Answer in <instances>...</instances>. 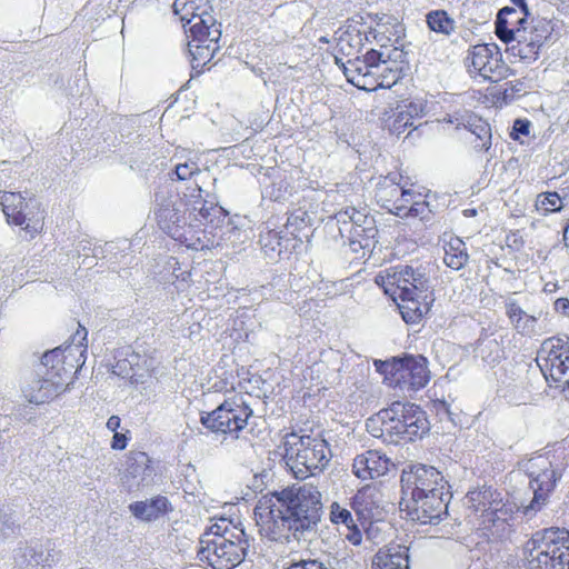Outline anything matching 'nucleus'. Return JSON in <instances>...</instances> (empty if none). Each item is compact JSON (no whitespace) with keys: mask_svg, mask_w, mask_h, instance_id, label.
Wrapping results in <instances>:
<instances>
[{"mask_svg":"<svg viewBox=\"0 0 569 569\" xmlns=\"http://www.w3.org/2000/svg\"><path fill=\"white\" fill-rule=\"evenodd\" d=\"M254 517L260 532L271 541L310 542L322 517L321 492L305 483L262 496Z\"/></svg>","mask_w":569,"mask_h":569,"instance_id":"obj_1","label":"nucleus"},{"mask_svg":"<svg viewBox=\"0 0 569 569\" xmlns=\"http://www.w3.org/2000/svg\"><path fill=\"white\" fill-rule=\"evenodd\" d=\"M526 569H569V531L548 528L532 535L523 547Z\"/></svg>","mask_w":569,"mask_h":569,"instance_id":"obj_2","label":"nucleus"},{"mask_svg":"<svg viewBox=\"0 0 569 569\" xmlns=\"http://www.w3.org/2000/svg\"><path fill=\"white\" fill-rule=\"evenodd\" d=\"M331 458L328 442L320 436L291 433L284 443V459L296 478L306 479L321 472Z\"/></svg>","mask_w":569,"mask_h":569,"instance_id":"obj_3","label":"nucleus"},{"mask_svg":"<svg viewBox=\"0 0 569 569\" xmlns=\"http://www.w3.org/2000/svg\"><path fill=\"white\" fill-rule=\"evenodd\" d=\"M377 419L381 422L380 435L373 433V436L389 437L391 442L400 439L413 441L429 430L425 411L410 402L396 401L389 408L381 410Z\"/></svg>","mask_w":569,"mask_h":569,"instance_id":"obj_4","label":"nucleus"},{"mask_svg":"<svg viewBox=\"0 0 569 569\" xmlns=\"http://www.w3.org/2000/svg\"><path fill=\"white\" fill-rule=\"evenodd\" d=\"M522 475L529 479V488L533 493L530 502L523 507V513L532 517L548 503L561 475L545 456L520 460L510 477L517 479Z\"/></svg>","mask_w":569,"mask_h":569,"instance_id":"obj_5","label":"nucleus"},{"mask_svg":"<svg viewBox=\"0 0 569 569\" xmlns=\"http://www.w3.org/2000/svg\"><path fill=\"white\" fill-rule=\"evenodd\" d=\"M198 558L212 569H232L239 565L250 547L243 529L232 527L230 537L202 535Z\"/></svg>","mask_w":569,"mask_h":569,"instance_id":"obj_6","label":"nucleus"},{"mask_svg":"<svg viewBox=\"0 0 569 569\" xmlns=\"http://www.w3.org/2000/svg\"><path fill=\"white\" fill-rule=\"evenodd\" d=\"M253 410L243 395H233L210 412H202L201 425L214 433L230 435L239 438Z\"/></svg>","mask_w":569,"mask_h":569,"instance_id":"obj_7","label":"nucleus"},{"mask_svg":"<svg viewBox=\"0 0 569 569\" xmlns=\"http://www.w3.org/2000/svg\"><path fill=\"white\" fill-rule=\"evenodd\" d=\"M339 233L349 240L352 251H373L378 240L376 220L366 210H357L353 207L340 210L335 214Z\"/></svg>","mask_w":569,"mask_h":569,"instance_id":"obj_8","label":"nucleus"},{"mask_svg":"<svg viewBox=\"0 0 569 569\" xmlns=\"http://www.w3.org/2000/svg\"><path fill=\"white\" fill-rule=\"evenodd\" d=\"M378 369L386 375L390 386L403 392L422 389L430 379L427 359L422 356H406L390 361H380Z\"/></svg>","mask_w":569,"mask_h":569,"instance_id":"obj_9","label":"nucleus"},{"mask_svg":"<svg viewBox=\"0 0 569 569\" xmlns=\"http://www.w3.org/2000/svg\"><path fill=\"white\" fill-rule=\"evenodd\" d=\"M537 363L547 380L551 379L557 387L569 388V340L549 338L541 345Z\"/></svg>","mask_w":569,"mask_h":569,"instance_id":"obj_10","label":"nucleus"},{"mask_svg":"<svg viewBox=\"0 0 569 569\" xmlns=\"http://www.w3.org/2000/svg\"><path fill=\"white\" fill-rule=\"evenodd\" d=\"M451 498L449 491L422 493L418 497H401L400 509L407 516L421 525H437L447 516L448 502Z\"/></svg>","mask_w":569,"mask_h":569,"instance_id":"obj_11","label":"nucleus"},{"mask_svg":"<svg viewBox=\"0 0 569 569\" xmlns=\"http://www.w3.org/2000/svg\"><path fill=\"white\" fill-rule=\"evenodd\" d=\"M182 7L186 13L181 16V21H184L183 27L186 31L190 32L192 42H210L218 43L221 38V23L217 21L212 13L203 9L201 12H196L198 9L193 1L182 2L176 0L173 3L174 12H179Z\"/></svg>","mask_w":569,"mask_h":569,"instance_id":"obj_12","label":"nucleus"},{"mask_svg":"<svg viewBox=\"0 0 569 569\" xmlns=\"http://www.w3.org/2000/svg\"><path fill=\"white\" fill-rule=\"evenodd\" d=\"M402 497H418L422 493L449 491V485L441 472L432 466L410 465L401 475Z\"/></svg>","mask_w":569,"mask_h":569,"instance_id":"obj_13","label":"nucleus"},{"mask_svg":"<svg viewBox=\"0 0 569 569\" xmlns=\"http://www.w3.org/2000/svg\"><path fill=\"white\" fill-rule=\"evenodd\" d=\"M467 67L479 76L492 82L506 79L510 68L502 60V54L495 43H482L473 46L467 57Z\"/></svg>","mask_w":569,"mask_h":569,"instance_id":"obj_14","label":"nucleus"},{"mask_svg":"<svg viewBox=\"0 0 569 569\" xmlns=\"http://www.w3.org/2000/svg\"><path fill=\"white\" fill-rule=\"evenodd\" d=\"M86 349L78 347L54 348L42 356V367H51L53 373L58 376L67 386L69 380L73 379L76 372L82 368L86 362Z\"/></svg>","mask_w":569,"mask_h":569,"instance_id":"obj_15","label":"nucleus"},{"mask_svg":"<svg viewBox=\"0 0 569 569\" xmlns=\"http://www.w3.org/2000/svg\"><path fill=\"white\" fill-rule=\"evenodd\" d=\"M385 295H389L397 303L402 319L407 323H415L427 311L428 303L419 300L425 287H380Z\"/></svg>","mask_w":569,"mask_h":569,"instance_id":"obj_16","label":"nucleus"},{"mask_svg":"<svg viewBox=\"0 0 569 569\" xmlns=\"http://www.w3.org/2000/svg\"><path fill=\"white\" fill-rule=\"evenodd\" d=\"M58 557L54 542L46 540L20 547L14 553V561L23 569H43L52 566Z\"/></svg>","mask_w":569,"mask_h":569,"instance_id":"obj_17","label":"nucleus"},{"mask_svg":"<svg viewBox=\"0 0 569 569\" xmlns=\"http://www.w3.org/2000/svg\"><path fill=\"white\" fill-rule=\"evenodd\" d=\"M154 476L150 457L142 451H131L126 460L121 481L129 490H138L140 487L149 486Z\"/></svg>","mask_w":569,"mask_h":569,"instance_id":"obj_18","label":"nucleus"},{"mask_svg":"<svg viewBox=\"0 0 569 569\" xmlns=\"http://www.w3.org/2000/svg\"><path fill=\"white\" fill-rule=\"evenodd\" d=\"M158 209L156 217L159 227L169 234H174V228H181L187 224L188 199L180 198L179 194L162 198L159 201L157 197Z\"/></svg>","mask_w":569,"mask_h":569,"instance_id":"obj_19","label":"nucleus"},{"mask_svg":"<svg viewBox=\"0 0 569 569\" xmlns=\"http://www.w3.org/2000/svg\"><path fill=\"white\" fill-rule=\"evenodd\" d=\"M337 50L342 56H355L369 41L363 17L355 16L336 32Z\"/></svg>","mask_w":569,"mask_h":569,"instance_id":"obj_20","label":"nucleus"},{"mask_svg":"<svg viewBox=\"0 0 569 569\" xmlns=\"http://www.w3.org/2000/svg\"><path fill=\"white\" fill-rule=\"evenodd\" d=\"M466 503L475 512H481V516L488 517L489 521L503 519L508 512L505 510V503L501 495L497 490L488 487L469 491L466 496Z\"/></svg>","mask_w":569,"mask_h":569,"instance_id":"obj_21","label":"nucleus"},{"mask_svg":"<svg viewBox=\"0 0 569 569\" xmlns=\"http://www.w3.org/2000/svg\"><path fill=\"white\" fill-rule=\"evenodd\" d=\"M43 375L32 380L24 389L26 399L36 405L48 402L61 392L66 391L68 386L53 373L51 367H43Z\"/></svg>","mask_w":569,"mask_h":569,"instance_id":"obj_22","label":"nucleus"},{"mask_svg":"<svg viewBox=\"0 0 569 569\" xmlns=\"http://www.w3.org/2000/svg\"><path fill=\"white\" fill-rule=\"evenodd\" d=\"M428 267L397 264L386 268L375 277V284H400V282L425 284L429 282Z\"/></svg>","mask_w":569,"mask_h":569,"instance_id":"obj_23","label":"nucleus"},{"mask_svg":"<svg viewBox=\"0 0 569 569\" xmlns=\"http://www.w3.org/2000/svg\"><path fill=\"white\" fill-rule=\"evenodd\" d=\"M393 463L390 459L377 450H368L358 455L353 460V473L362 479H375L386 475Z\"/></svg>","mask_w":569,"mask_h":569,"instance_id":"obj_24","label":"nucleus"},{"mask_svg":"<svg viewBox=\"0 0 569 569\" xmlns=\"http://www.w3.org/2000/svg\"><path fill=\"white\" fill-rule=\"evenodd\" d=\"M455 123L453 120H450ZM457 128L462 126L470 133L469 142L472 144L475 150L488 151L491 148V128L488 122L476 116H465L456 118Z\"/></svg>","mask_w":569,"mask_h":569,"instance_id":"obj_25","label":"nucleus"},{"mask_svg":"<svg viewBox=\"0 0 569 569\" xmlns=\"http://www.w3.org/2000/svg\"><path fill=\"white\" fill-rule=\"evenodd\" d=\"M342 72L348 82L365 91L378 89L376 71L369 69L360 57L349 59L342 63Z\"/></svg>","mask_w":569,"mask_h":569,"instance_id":"obj_26","label":"nucleus"},{"mask_svg":"<svg viewBox=\"0 0 569 569\" xmlns=\"http://www.w3.org/2000/svg\"><path fill=\"white\" fill-rule=\"evenodd\" d=\"M132 515L144 521H152L171 510V505L167 497L157 496L149 500L137 501L129 506Z\"/></svg>","mask_w":569,"mask_h":569,"instance_id":"obj_27","label":"nucleus"},{"mask_svg":"<svg viewBox=\"0 0 569 569\" xmlns=\"http://www.w3.org/2000/svg\"><path fill=\"white\" fill-rule=\"evenodd\" d=\"M407 551L401 546L379 550L372 559V569H409Z\"/></svg>","mask_w":569,"mask_h":569,"instance_id":"obj_28","label":"nucleus"},{"mask_svg":"<svg viewBox=\"0 0 569 569\" xmlns=\"http://www.w3.org/2000/svg\"><path fill=\"white\" fill-rule=\"evenodd\" d=\"M395 21L391 17L380 18L375 28L367 27L368 36L371 34L382 48L387 47V42H398L403 28Z\"/></svg>","mask_w":569,"mask_h":569,"instance_id":"obj_29","label":"nucleus"},{"mask_svg":"<svg viewBox=\"0 0 569 569\" xmlns=\"http://www.w3.org/2000/svg\"><path fill=\"white\" fill-rule=\"evenodd\" d=\"M0 206L9 223L22 226L26 221L23 209L26 207L24 198L20 192L0 191Z\"/></svg>","mask_w":569,"mask_h":569,"instance_id":"obj_30","label":"nucleus"},{"mask_svg":"<svg viewBox=\"0 0 569 569\" xmlns=\"http://www.w3.org/2000/svg\"><path fill=\"white\" fill-rule=\"evenodd\" d=\"M184 198L188 199V212L193 216L194 220H206L212 222L210 216L212 213H221L222 208L220 207H207L206 201L202 199V189L194 182L190 193H183Z\"/></svg>","mask_w":569,"mask_h":569,"instance_id":"obj_31","label":"nucleus"},{"mask_svg":"<svg viewBox=\"0 0 569 569\" xmlns=\"http://www.w3.org/2000/svg\"><path fill=\"white\" fill-rule=\"evenodd\" d=\"M517 10L512 7H505L500 9L496 20V34L505 43L518 41L522 37L523 30L520 27L513 28V21L509 20L507 16H515Z\"/></svg>","mask_w":569,"mask_h":569,"instance_id":"obj_32","label":"nucleus"},{"mask_svg":"<svg viewBox=\"0 0 569 569\" xmlns=\"http://www.w3.org/2000/svg\"><path fill=\"white\" fill-rule=\"evenodd\" d=\"M405 52L395 47L392 50H375L371 49L368 51L361 60L366 63V66L369 69H372L375 71H379L380 69H383L386 71L387 69V62L397 63L398 61H403Z\"/></svg>","mask_w":569,"mask_h":569,"instance_id":"obj_33","label":"nucleus"},{"mask_svg":"<svg viewBox=\"0 0 569 569\" xmlns=\"http://www.w3.org/2000/svg\"><path fill=\"white\" fill-rule=\"evenodd\" d=\"M351 508L358 516L359 520L365 522L375 517V510L378 509L373 500V492L370 488L359 490L351 499Z\"/></svg>","mask_w":569,"mask_h":569,"instance_id":"obj_34","label":"nucleus"},{"mask_svg":"<svg viewBox=\"0 0 569 569\" xmlns=\"http://www.w3.org/2000/svg\"><path fill=\"white\" fill-rule=\"evenodd\" d=\"M443 250V262L452 270L461 269L468 261L466 244L459 238L451 239L448 243H446Z\"/></svg>","mask_w":569,"mask_h":569,"instance_id":"obj_35","label":"nucleus"},{"mask_svg":"<svg viewBox=\"0 0 569 569\" xmlns=\"http://www.w3.org/2000/svg\"><path fill=\"white\" fill-rule=\"evenodd\" d=\"M428 27L438 33L449 36L453 32L456 22L443 10H435L427 14Z\"/></svg>","mask_w":569,"mask_h":569,"instance_id":"obj_36","label":"nucleus"},{"mask_svg":"<svg viewBox=\"0 0 569 569\" xmlns=\"http://www.w3.org/2000/svg\"><path fill=\"white\" fill-rule=\"evenodd\" d=\"M123 355L127 356L129 360V365H131L133 371H136L137 377L140 379V382L143 381L146 373L152 368V359L147 355H141L136 350L128 349Z\"/></svg>","mask_w":569,"mask_h":569,"instance_id":"obj_37","label":"nucleus"},{"mask_svg":"<svg viewBox=\"0 0 569 569\" xmlns=\"http://www.w3.org/2000/svg\"><path fill=\"white\" fill-rule=\"evenodd\" d=\"M536 207L543 216H547L560 211L562 209V200L556 191L542 192L537 197Z\"/></svg>","mask_w":569,"mask_h":569,"instance_id":"obj_38","label":"nucleus"},{"mask_svg":"<svg viewBox=\"0 0 569 569\" xmlns=\"http://www.w3.org/2000/svg\"><path fill=\"white\" fill-rule=\"evenodd\" d=\"M510 50L522 60H536L540 49L535 46V42L528 40L523 30L522 37L518 39L517 44L511 46Z\"/></svg>","mask_w":569,"mask_h":569,"instance_id":"obj_39","label":"nucleus"},{"mask_svg":"<svg viewBox=\"0 0 569 569\" xmlns=\"http://www.w3.org/2000/svg\"><path fill=\"white\" fill-rule=\"evenodd\" d=\"M392 64V62H387L386 71H383V69L376 71L378 88H391L400 80L401 69Z\"/></svg>","mask_w":569,"mask_h":569,"instance_id":"obj_40","label":"nucleus"},{"mask_svg":"<svg viewBox=\"0 0 569 569\" xmlns=\"http://www.w3.org/2000/svg\"><path fill=\"white\" fill-rule=\"evenodd\" d=\"M218 49V43L210 42H190L189 50L193 60H202V64L210 61L214 51Z\"/></svg>","mask_w":569,"mask_h":569,"instance_id":"obj_41","label":"nucleus"},{"mask_svg":"<svg viewBox=\"0 0 569 569\" xmlns=\"http://www.w3.org/2000/svg\"><path fill=\"white\" fill-rule=\"evenodd\" d=\"M19 529V525L9 509L0 507V539H7L13 536Z\"/></svg>","mask_w":569,"mask_h":569,"instance_id":"obj_42","label":"nucleus"},{"mask_svg":"<svg viewBox=\"0 0 569 569\" xmlns=\"http://www.w3.org/2000/svg\"><path fill=\"white\" fill-rule=\"evenodd\" d=\"M407 187V184H401V189H399L400 197L397 198L393 201L392 207L389 208V211L398 217H402L405 211L408 209V203L412 201L413 192Z\"/></svg>","mask_w":569,"mask_h":569,"instance_id":"obj_43","label":"nucleus"},{"mask_svg":"<svg viewBox=\"0 0 569 569\" xmlns=\"http://www.w3.org/2000/svg\"><path fill=\"white\" fill-rule=\"evenodd\" d=\"M200 168L194 161H186L183 163H177L174 167V174L178 180H188L194 176L200 174Z\"/></svg>","mask_w":569,"mask_h":569,"instance_id":"obj_44","label":"nucleus"},{"mask_svg":"<svg viewBox=\"0 0 569 569\" xmlns=\"http://www.w3.org/2000/svg\"><path fill=\"white\" fill-rule=\"evenodd\" d=\"M128 362H129V360L126 355L123 358H119L117 360L116 365L113 366V373H116L122 378L129 379L131 382H136V383L140 382V379L136 378L137 377L136 371H133L131 365H129Z\"/></svg>","mask_w":569,"mask_h":569,"instance_id":"obj_45","label":"nucleus"},{"mask_svg":"<svg viewBox=\"0 0 569 569\" xmlns=\"http://www.w3.org/2000/svg\"><path fill=\"white\" fill-rule=\"evenodd\" d=\"M409 178H403L401 173L398 172H390L383 180V183L380 188V193L387 191L388 188H392V191L399 192V189H401V184L409 186Z\"/></svg>","mask_w":569,"mask_h":569,"instance_id":"obj_46","label":"nucleus"},{"mask_svg":"<svg viewBox=\"0 0 569 569\" xmlns=\"http://www.w3.org/2000/svg\"><path fill=\"white\" fill-rule=\"evenodd\" d=\"M536 322V317L526 313L525 316H522V318L517 319L513 326L522 335L532 336L537 332Z\"/></svg>","mask_w":569,"mask_h":569,"instance_id":"obj_47","label":"nucleus"},{"mask_svg":"<svg viewBox=\"0 0 569 569\" xmlns=\"http://www.w3.org/2000/svg\"><path fill=\"white\" fill-rule=\"evenodd\" d=\"M349 510L345 507H341L338 502H333L330 506V520L340 525L343 520L349 519Z\"/></svg>","mask_w":569,"mask_h":569,"instance_id":"obj_48","label":"nucleus"},{"mask_svg":"<svg viewBox=\"0 0 569 569\" xmlns=\"http://www.w3.org/2000/svg\"><path fill=\"white\" fill-rule=\"evenodd\" d=\"M549 33V30H547L545 27H536L530 31L529 36L527 37L530 42H535V46L540 49L545 40L548 38Z\"/></svg>","mask_w":569,"mask_h":569,"instance_id":"obj_49","label":"nucleus"},{"mask_svg":"<svg viewBox=\"0 0 569 569\" xmlns=\"http://www.w3.org/2000/svg\"><path fill=\"white\" fill-rule=\"evenodd\" d=\"M231 528L226 519H221L219 523H214L209 528V531L203 535H210V537L227 536L230 537Z\"/></svg>","mask_w":569,"mask_h":569,"instance_id":"obj_50","label":"nucleus"},{"mask_svg":"<svg viewBox=\"0 0 569 569\" xmlns=\"http://www.w3.org/2000/svg\"><path fill=\"white\" fill-rule=\"evenodd\" d=\"M287 569H330L325 563L316 559L300 560L291 563Z\"/></svg>","mask_w":569,"mask_h":569,"instance_id":"obj_51","label":"nucleus"},{"mask_svg":"<svg viewBox=\"0 0 569 569\" xmlns=\"http://www.w3.org/2000/svg\"><path fill=\"white\" fill-rule=\"evenodd\" d=\"M87 329L79 325L78 330L71 337V342L67 347H78L77 345H79L80 349L87 350V345H84V341L87 340Z\"/></svg>","mask_w":569,"mask_h":569,"instance_id":"obj_52","label":"nucleus"},{"mask_svg":"<svg viewBox=\"0 0 569 569\" xmlns=\"http://www.w3.org/2000/svg\"><path fill=\"white\" fill-rule=\"evenodd\" d=\"M288 223L296 228H301L302 226L310 223V217L303 211L293 212L289 216Z\"/></svg>","mask_w":569,"mask_h":569,"instance_id":"obj_53","label":"nucleus"},{"mask_svg":"<svg viewBox=\"0 0 569 569\" xmlns=\"http://www.w3.org/2000/svg\"><path fill=\"white\" fill-rule=\"evenodd\" d=\"M506 312L512 325L516 323L517 319H520L526 315V312L515 302H508L506 305Z\"/></svg>","mask_w":569,"mask_h":569,"instance_id":"obj_54","label":"nucleus"},{"mask_svg":"<svg viewBox=\"0 0 569 569\" xmlns=\"http://www.w3.org/2000/svg\"><path fill=\"white\" fill-rule=\"evenodd\" d=\"M403 112L409 114L411 118L420 117L426 112V104L422 102H410L406 106V110Z\"/></svg>","mask_w":569,"mask_h":569,"instance_id":"obj_55","label":"nucleus"},{"mask_svg":"<svg viewBox=\"0 0 569 569\" xmlns=\"http://www.w3.org/2000/svg\"><path fill=\"white\" fill-rule=\"evenodd\" d=\"M348 532L345 535L346 539L353 546H359L362 540L361 531L358 527L347 529Z\"/></svg>","mask_w":569,"mask_h":569,"instance_id":"obj_56","label":"nucleus"},{"mask_svg":"<svg viewBox=\"0 0 569 569\" xmlns=\"http://www.w3.org/2000/svg\"><path fill=\"white\" fill-rule=\"evenodd\" d=\"M425 207H426L425 202H412V204L405 211L402 217H407V216L418 217L423 213Z\"/></svg>","mask_w":569,"mask_h":569,"instance_id":"obj_57","label":"nucleus"},{"mask_svg":"<svg viewBox=\"0 0 569 569\" xmlns=\"http://www.w3.org/2000/svg\"><path fill=\"white\" fill-rule=\"evenodd\" d=\"M127 437L123 433L114 432L112 438L111 448L114 450H122L127 446Z\"/></svg>","mask_w":569,"mask_h":569,"instance_id":"obj_58","label":"nucleus"},{"mask_svg":"<svg viewBox=\"0 0 569 569\" xmlns=\"http://www.w3.org/2000/svg\"><path fill=\"white\" fill-rule=\"evenodd\" d=\"M433 407L438 415L450 417L452 413L450 411V405L446 400H437L433 403Z\"/></svg>","mask_w":569,"mask_h":569,"instance_id":"obj_59","label":"nucleus"},{"mask_svg":"<svg viewBox=\"0 0 569 569\" xmlns=\"http://www.w3.org/2000/svg\"><path fill=\"white\" fill-rule=\"evenodd\" d=\"M555 310L562 315H569V299L559 298L555 301Z\"/></svg>","mask_w":569,"mask_h":569,"instance_id":"obj_60","label":"nucleus"},{"mask_svg":"<svg viewBox=\"0 0 569 569\" xmlns=\"http://www.w3.org/2000/svg\"><path fill=\"white\" fill-rule=\"evenodd\" d=\"M406 114H402V111L398 113L393 121L392 130L397 133H401L407 128V122H405Z\"/></svg>","mask_w":569,"mask_h":569,"instance_id":"obj_61","label":"nucleus"},{"mask_svg":"<svg viewBox=\"0 0 569 569\" xmlns=\"http://www.w3.org/2000/svg\"><path fill=\"white\" fill-rule=\"evenodd\" d=\"M513 130L522 136H527L529 134V122L518 119L515 121Z\"/></svg>","mask_w":569,"mask_h":569,"instance_id":"obj_62","label":"nucleus"},{"mask_svg":"<svg viewBox=\"0 0 569 569\" xmlns=\"http://www.w3.org/2000/svg\"><path fill=\"white\" fill-rule=\"evenodd\" d=\"M121 420L118 416H111L107 421V428L112 431L117 432V429L120 427Z\"/></svg>","mask_w":569,"mask_h":569,"instance_id":"obj_63","label":"nucleus"},{"mask_svg":"<svg viewBox=\"0 0 569 569\" xmlns=\"http://www.w3.org/2000/svg\"><path fill=\"white\" fill-rule=\"evenodd\" d=\"M510 2L520 9V13L525 17L529 14V9L527 7L526 0H510Z\"/></svg>","mask_w":569,"mask_h":569,"instance_id":"obj_64","label":"nucleus"}]
</instances>
